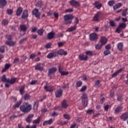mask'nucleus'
Instances as JSON below:
<instances>
[{"mask_svg": "<svg viewBox=\"0 0 128 128\" xmlns=\"http://www.w3.org/2000/svg\"><path fill=\"white\" fill-rule=\"evenodd\" d=\"M2 26H6V25L8 24V20H6V19H4V20H2Z\"/></svg>", "mask_w": 128, "mask_h": 128, "instance_id": "nucleus-43", "label": "nucleus"}, {"mask_svg": "<svg viewBox=\"0 0 128 128\" xmlns=\"http://www.w3.org/2000/svg\"><path fill=\"white\" fill-rule=\"evenodd\" d=\"M24 8H22V7H18L16 10V16H20Z\"/></svg>", "mask_w": 128, "mask_h": 128, "instance_id": "nucleus-13", "label": "nucleus"}, {"mask_svg": "<svg viewBox=\"0 0 128 128\" xmlns=\"http://www.w3.org/2000/svg\"><path fill=\"white\" fill-rule=\"evenodd\" d=\"M36 54H31L30 56V58L31 60H34V58H36Z\"/></svg>", "mask_w": 128, "mask_h": 128, "instance_id": "nucleus-60", "label": "nucleus"}, {"mask_svg": "<svg viewBox=\"0 0 128 128\" xmlns=\"http://www.w3.org/2000/svg\"><path fill=\"white\" fill-rule=\"evenodd\" d=\"M44 90L46 92H52L54 91V88L52 86H48L46 85L44 86Z\"/></svg>", "mask_w": 128, "mask_h": 128, "instance_id": "nucleus-28", "label": "nucleus"}, {"mask_svg": "<svg viewBox=\"0 0 128 128\" xmlns=\"http://www.w3.org/2000/svg\"><path fill=\"white\" fill-rule=\"evenodd\" d=\"M123 70L124 69L122 68L118 70L112 74V78H115V76H116L118 74H120V72H123Z\"/></svg>", "mask_w": 128, "mask_h": 128, "instance_id": "nucleus-26", "label": "nucleus"}, {"mask_svg": "<svg viewBox=\"0 0 128 128\" xmlns=\"http://www.w3.org/2000/svg\"><path fill=\"white\" fill-rule=\"evenodd\" d=\"M57 54H60V56H67L68 55V52L66 51H64L62 49H60L58 50L57 52Z\"/></svg>", "mask_w": 128, "mask_h": 128, "instance_id": "nucleus-17", "label": "nucleus"}, {"mask_svg": "<svg viewBox=\"0 0 128 128\" xmlns=\"http://www.w3.org/2000/svg\"><path fill=\"white\" fill-rule=\"evenodd\" d=\"M74 12V9L68 8L66 10V12Z\"/></svg>", "mask_w": 128, "mask_h": 128, "instance_id": "nucleus-62", "label": "nucleus"}, {"mask_svg": "<svg viewBox=\"0 0 128 128\" xmlns=\"http://www.w3.org/2000/svg\"><path fill=\"white\" fill-rule=\"evenodd\" d=\"M69 4L72 6H74V8H78V6H80V2H78L76 1L75 0H71L68 2Z\"/></svg>", "mask_w": 128, "mask_h": 128, "instance_id": "nucleus-8", "label": "nucleus"}, {"mask_svg": "<svg viewBox=\"0 0 128 128\" xmlns=\"http://www.w3.org/2000/svg\"><path fill=\"white\" fill-rule=\"evenodd\" d=\"M114 2H115V1L114 0H112L108 2V4L110 6H114Z\"/></svg>", "mask_w": 128, "mask_h": 128, "instance_id": "nucleus-46", "label": "nucleus"}, {"mask_svg": "<svg viewBox=\"0 0 128 128\" xmlns=\"http://www.w3.org/2000/svg\"><path fill=\"white\" fill-rule=\"evenodd\" d=\"M6 51V49L4 48V46H2L0 48V52L4 54V52Z\"/></svg>", "mask_w": 128, "mask_h": 128, "instance_id": "nucleus-54", "label": "nucleus"}, {"mask_svg": "<svg viewBox=\"0 0 128 128\" xmlns=\"http://www.w3.org/2000/svg\"><path fill=\"white\" fill-rule=\"evenodd\" d=\"M55 34L54 32H50L48 34V40H52L54 37V36Z\"/></svg>", "mask_w": 128, "mask_h": 128, "instance_id": "nucleus-35", "label": "nucleus"}, {"mask_svg": "<svg viewBox=\"0 0 128 128\" xmlns=\"http://www.w3.org/2000/svg\"><path fill=\"white\" fill-rule=\"evenodd\" d=\"M96 15L99 18H102L103 14H102V12L99 11V12H97V13L96 14Z\"/></svg>", "mask_w": 128, "mask_h": 128, "instance_id": "nucleus-40", "label": "nucleus"}, {"mask_svg": "<svg viewBox=\"0 0 128 128\" xmlns=\"http://www.w3.org/2000/svg\"><path fill=\"white\" fill-rule=\"evenodd\" d=\"M80 60H84L86 61L87 60H88V56L82 54L78 56Z\"/></svg>", "mask_w": 128, "mask_h": 128, "instance_id": "nucleus-11", "label": "nucleus"}, {"mask_svg": "<svg viewBox=\"0 0 128 128\" xmlns=\"http://www.w3.org/2000/svg\"><path fill=\"white\" fill-rule=\"evenodd\" d=\"M87 114H92V112H94V110H88L86 112Z\"/></svg>", "mask_w": 128, "mask_h": 128, "instance_id": "nucleus-64", "label": "nucleus"}, {"mask_svg": "<svg viewBox=\"0 0 128 128\" xmlns=\"http://www.w3.org/2000/svg\"><path fill=\"white\" fill-rule=\"evenodd\" d=\"M58 71L60 74H61V76H68L69 72H64L60 70V65L58 66Z\"/></svg>", "mask_w": 128, "mask_h": 128, "instance_id": "nucleus-30", "label": "nucleus"}, {"mask_svg": "<svg viewBox=\"0 0 128 128\" xmlns=\"http://www.w3.org/2000/svg\"><path fill=\"white\" fill-rule=\"evenodd\" d=\"M12 66V64H6L4 65V68L2 69V72H6Z\"/></svg>", "mask_w": 128, "mask_h": 128, "instance_id": "nucleus-18", "label": "nucleus"}, {"mask_svg": "<svg viewBox=\"0 0 128 128\" xmlns=\"http://www.w3.org/2000/svg\"><path fill=\"white\" fill-rule=\"evenodd\" d=\"M82 80H84V82H88V76L86 74H84L82 76Z\"/></svg>", "mask_w": 128, "mask_h": 128, "instance_id": "nucleus-50", "label": "nucleus"}, {"mask_svg": "<svg viewBox=\"0 0 128 128\" xmlns=\"http://www.w3.org/2000/svg\"><path fill=\"white\" fill-rule=\"evenodd\" d=\"M64 118H66V120H70V115L68 114H64Z\"/></svg>", "mask_w": 128, "mask_h": 128, "instance_id": "nucleus-53", "label": "nucleus"}, {"mask_svg": "<svg viewBox=\"0 0 128 128\" xmlns=\"http://www.w3.org/2000/svg\"><path fill=\"white\" fill-rule=\"evenodd\" d=\"M37 32L39 36H42L44 34V30L43 28L39 29Z\"/></svg>", "mask_w": 128, "mask_h": 128, "instance_id": "nucleus-36", "label": "nucleus"}, {"mask_svg": "<svg viewBox=\"0 0 128 128\" xmlns=\"http://www.w3.org/2000/svg\"><path fill=\"white\" fill-rule=\"evenodd\" d=\"M89 38L90 40L94 42V40H96L98 38V36L96 33H92L89 36Z\"/></svg>", "mask_w": 128, "mask_h": 128, "instance_id": "nucleus-7", "label": "nucleus"}, {"mask_svg": "<svg viewBox=\"0 0 128 128\" xmlns=\"http://www.w3.org/2000/svg\"><path fill=\"white\" fill-rule=\"evenodd\" d=\"M32 104H28V102H25L22 104L20 108V112L24 114H28L32 110Z\"/></svg>", "mask_w": 128, "mask_h": 128, "instance_id": "nucleus-1", "label": "nucleus"}, {"mask_svg": "<svg viewBox=\"0 0 128 128\" xmlns=\"http://www.w3.org/2000/svg\"><path fill=\"white\" fill-rule=\"evenodd\" d=\"M74 16L72 15H66L64 16V22L65 24H70L72 22Z\"/></svg>", "mask_w": 128, "mask_h": 128, "instance_id": "nucleus-3", "label": "nucleus"}, {"mask_svg": "<svg viewBox=\"0 0 128 128\" xmlns=\"http://www.w3.org/2000/svg\"><path fill=\"white\" fill-rule=\"evenodd\" d=\"M95 86L96 88H100V80H97L95 82Z\"/></svg>", "mask_w": 128, "mask_h": 128, "instance_id": "nucleus-38", "label": "nucleus"}, {"mask_svg": "<svg viewBox=\"0 0 128 128\" xmlns=\"http://www.w3.org/2000/svg\"><path fill=\"white\" fill-rule=\"evenodd\" d=\"M128 8H126L122 11V16H126V15L128 14Z\"/></svg>", "mask_w": 128, "mask_h": 128, "instance_id": "nucleus-44", "label": "nucleus"}, {"mask_svg": "<svg viewBox=\"0 0 128 128\" xmlns=\"http://www.w3.org/2000/svg\"><path fill=\"white\" fill-rule=\"evenodd\" d=\"M94 6L96 8H97V10H100L102 6V3L98 2V1H96L94 3Z\"/></svg>", "mask_w": 128, "mask_h": 128, "instance_id": "nucleus-16", "label": "nucleus"}, {"mask_svg": "<svg viewBox=\"0 0 128 128\" xmlns=\"http://www.w3.org/2000/svg\"><path fill=\"white\" fill-rule=\"evenodd\" d=\"M52 124V119H50L48 120L44 121L43 122V126H48V124Z\"/></svg>", "mask_w": 128, "mask_h": 128, "instance_id": "nucleus-34", "label": "nucleus"}, {"mask_svg": "<svg viewBox=\"0 0 128 128\" xmlns=\"http://www.w3.org/2000/svg\"><path fill=\"white\" fill-rule=\"evenodd\" d=\"M22 104V100H20L19 101H18L16 104H15L14 106H13V108H20V104Z\"/></svg>", "mask_w": 128, "mask_h": 128, "instance_id": "nucleus-31", "label": "nucleus"}, {"mask_svg": "<svg viewBox=\"0 0 128 128\" xmlns=\"http://www.w3.org/2000/svg\"><path fill=\"white\" fill-rule=\"evenodd\" d=\"M123 4H122V3L119 2V3H117L116 4L113 8L114 10H118V8H122V6Z\"/></svg>", "mask_w": 128, "mask_h": 128, "instance_id": "nucleus-32", "label": "nucleus"}, {"mask_svg": "<svg viewBox=\"0 0 128 128\" xmlns=\"http://www.w3.org/2000/svg\"><path fill=\"white\" fill-rule=\"evenodd\" d=\"M7 14L10 16V14H14V10L12 9H8L7 10Z\"/></svg>", "mask_w": 128, "mask_h": 128, "instance_id": "nucleus-51", "label": "nucleus"}, {"mask_svg": "<svg viewBox=\"0 0 128 128\" xmlns=\"http://www.w3.org/2000/svg\"><path fill=\"white\" fill-rule=\"evenodd\" d=\"M56 56V52H50L47 55L48 58H52L54 56Z\"/></svg>", "mask_w": 128, "mask_h": 128, "instance_id": "nucleus-33", "label": "nucleus"}, {"mask_svg": "<svg viewBox=\"0 0 128 128\" xmlns=\"http://www.w3.org/2000/svg\"><path fill=\"white\" fill-rule=\"evenodd\" d=\"M66 44V42L64 41L63 42H60L58 43V48H62V46H64V44Z\"/></svg>", "mask_w": 128, "mask_h": 128, "instance_id": "nucleus-55", "label": "nucleus"}, {"mask_svg": "<svg viewBox=\"0 0 128 128\" xmlns=\"http://www.w3.org/2000/svg\"><path fill=\"white\" fill-rule=\"evenodd\" d=\"M123 107L122 106H118L116 109L114 110V114H118L120 112H122Z\"/></svg>", "mask_w": 128, "mask_h": 128, "instance_id": "nucleus-10", "label": "nucleus"}, {"mask_svg": "<svg viewBox=\"0 0 128 128\" xmlns=\"http://www.w3.org/2000/svg\"><path fill=\"white\" fill-rule=\"evenodd\" d=\"M104 102H106V98L102 97V98H100V102L102 104H103Z\"/></svg>", "mask_w": 128, "mask_h": 128, "instance_id": "nucleus-61", "label": "nucleus"}, {"mask_svg": "<svg viewBox=\"0 0 128 128\" xmlns=\"http://www.w3.org/2000/svg\"><path fill=\"white\" fill-rule=\"evenodd\" d=\"M32 14L36 18L39 19L40 16V12H39L38 10L35 8L32 11Z\"/></svg>", "mask_w": 128, "mask_h": 128, "instance_id": "nucleus-6", "label": "nucleus"}, {"mask_svg": "<svg viewBox=\"0 0 128 128\" xmlns=\"http://www.w3.org/2000/svg\"><path fill=\"white\" fill-rule=\"evenodd\" d=\"M6 4H8V2L6 0H0V6L1 8H4Z\"/></svg>", "mask_w": 128, "mask_h": 128, "instance_id": "nucleus-24", "label": "nucleus"}, {"mask_svg": "<svg viewBox=\"0 0 128 128\" xmlns=\"http://www.w3.org/2000/svg\"><path fill=\"white\" fill-rule=\"evenodd\" d=\"M19 92L21 94H24V86H22L20 89Z\"/></svg>", "mask_w": 128, "mask_h": 128, "instance_id": "nucleus-49", "label": "nucleus"}, {"mask_svg": "<svg viewBox=\"0 0 128 128\" xmlns=\"http://www.w3.org/2000/svg\"><path fill=\"white\" fill-rule=\"evenodd\" d=\"M26 30H28V26L24 24L20 25V36H24L26 34Z\"/></svg>", "mask_w": 128, "mask_h": 128, "instance_id": "nucleus-4", "label": "nucleus"}, {"mask_svg": "<svg viewBox=\"0 0 128 128\" xmlns=\"http://www.w3.org/2000/svg\"><path fill=\"white\" fill-rule=\"evenodd\" d=\"M109 24L110 26H112V28H114V26H116V22H114L113 20H110Z\"/></svg>", "mask_w": 128, "mask_h": 128, "instance_id": "nucleus-48", "label": "nucleus"}, {"mask_svg": "<svg viewBox=\"0 0 128 128\" xmlns=\"http://www.w3.org/2000/svg\"><path fill=\"white\" fill-rule=\"evenodd\" d=\"M34 116V114H28L26 118V122H28V124H30V122H32V120H30V118H32Z\"/></svg>", "mask_w": 128, "mask_h": 128, "instance_id": "nucleus-19", "label": "nucleus"}, {"mask_svg": "<svg viewBox=\"0 0 128 128\" xmlns=\"http://www.w3.org/2000/svg\"><path fill=\"white\" fill-rule=\"evenodd\" d=\"M87 87L86 86H82L80 90V92H86V90Z\"/></svg>", "mask_w": 128, "mask_h": 128, "instance_id": "nucleus-56", "label": "nucleus"}, {"mask_svg": "<svg viewBox=\"0 0 128 128\" xmlns=\"http://www.w3.org/2000/svg\"><path fill=\"white\" fill-rule=\"evenodd\" d=\"M120 118L122 120L126 122V120L128 119V112H126L122 114V115L120 116Z\"/></svg>", "mask_w": 128, "mask_h": 128, "instance_id": "nucleus-12", "label": "nucleus"}, {"mask_svg": "<svg viewBox=\"0 0 128 128\" xmlns=\"http://www.w3.org/2000/svg\"><path fill=\"white\" fill-rule=\"evenodd\" d=\"M62 108H68V104L66 102V100H64L62 102Z\"/></svg>", "mask_w": 128, "mask_h": 128, "instance_id": "nucleus-21", "label": "nucleus"}, {"mask_svg": "<svg viewBox=\"0 0 128 128\" xmlns=\"http://www.w3.org/2000/svg\"><path fill=\"white\" fill-rule=\"evenodd\" d=\"M55 96L56 98H61V96H62V90L61 88L58 89L55 92Z\"/></svg>", "mask_w": 128, "mask_h": 128, "instance_id": "nucleus-9", "label": "nucleus"}, {"mask_svg": "<svg viewBox=\"0 0 128 128\" xmlns=\"http://www.w3.org/2000/svg\"><path fill=\"white\" fill-rule=\"evenodd\" d=\"M82 104L83 106H88V95L86 94H83L82 96Z\"/></svg>", "mask_w": 128, "mask_h": 128, "instance_id": "nucleus-5", "label": "nucleus"}, {"mask_svg": "<svg viewBox=\"0 0 128 128\" xmlns=\"http://www.w3.org/2000/svg\"><path fill=\"white\" fill-rule=\"evenodd\" d=\"M78 22H80V20H78V18L76 17L74 20V24L76 26V24H78Z\"/></svg>", "mask_w": 128, "mask_h": 128, "instance_id": "nucleus-58", "label": "nucleus"}, {"mask_svg": "<svg viewBox=\"0 0 128 128\" xmlns=\"http://www.w3.org/2000/svg\"><path fill=\"white\" fill-rule=\"evenodd\" d=\"M36 6H37V8H42V1H39L36 4Z\"/></svg>", "mask_w": 128, "mask_h": 128, "instance_id": "nucleus-42", "label": "nucleus"}, {"mask_svg": "<svg viewBox=\"0 0 128 128\" xmlns=\"http://www.w3.org/2000/svg\"><path fill=\"white\" fill-rule=\"evenodd\" d=\"M6 44H7V46H16V42L14 41H6L5 42Z\"/></svg>", "mask_w": 128, "mask_h": 128, "instance_id": "nucleus-29", "label": "nucleus"}, {"mask_svg": "<svg viewBox=\"0 0 128 128\" xmlns=\"http://www.w3.org/2000/svg\"><path fill=\"white\" fill-rule=\"evenodd\" d=\"M117 48L120 50V52H122V50H124V43L122 42H119L117 44Z\"/></svg>", "mask_w": 128, "mask_h": 128, "instance_id": "nucleus-25", "label": "nucleus"}, {"mask_svg": "<svg viewBox=\"0 0 128 128\" xmlns=\"http://www.w3.org/2000/svg\"><path fill=\"white\" fill-rule=\"evenodd\" d=\"M30 98V96L29 94H25L24 96V100H28Z\"/></svg>", "mask_w": 128, "mask_h": 128, "instance_id": "nucleus-47", "label": "nucleus"}, {"mask_svg": "<svg viewBox=\"0 0 128 128\" xmlns=\"http://www.w3.org/2000/svg\"><path fill=\"white\" fill-rule=\"evenodd\" d=\"M56 70H58V68L56 67H52L48 70V76H50L52 74H54L56 72Z\"/></svg>", "mask_w": 128, "mask_h": 128, "instance_id": "nucleus-15", "label": "nucleus"}, {"mask_svg": "<svg viewBox=\"0 0 128 128\" xmlns=\"http://www.w3.org/2000/svg\"><path fill=\"white\" fill-rule=\"evenodd\" d=\"M36 70H44V67L42 66V63L38 64L35 66Z\"/></svg>", "mask_w": 128, "mask_h": 128, "instance_id": "nucleus-23", "label": "nucleus"}, {"mask_svg": "<svg viewBox=\"0 0 128 128\" xmlns=\"http://www.w3.org/2000/svg\"><path fill=\"white\" fill-rule=\"evenodd\" d=\"M120 28H126V24L125 22H122L118 26Z\"/></svg>", "mask_w": 128, "mask_h": 128, "instance_id": "nucleus-37", "label": "nucleus"}, {"mask_svg": "<svg viewBox=\"0 0 128 128\" xmlns=\"http://www.w3.org/2000/svg\"><path fill=\"white\" fill-rule=\"evenodd\" d=\"M26 40H28V38H25L20 40L19 42L20 44H23V42H24Z\"/></svg>", "mask_w": 128, "mask_h": 128, "instance_id": "nucleus-57", "label": "nucleus"}, {"mask_svg": "<svg viewBox=\"0 0 128 128\" xmlns=\"http://www.w3.org/2000/svg\"><path fill=\"white\" fill-rule=\"evenodd\" d=\"M76 24H74V26H70L66 30V32H71L76 30Z\"/></svg>", "mask_w": 128, "mask_h": 128, "instance_id": "nucleus-22", "label": "nucleus"}, {"mask_svg": "<svg viewBox=\"0 0 128 128\" xmlns=\"http://www.w3.org/2000/svg\"><path fill=\"white\" fill-rule=\"evenodd\" d=\"M100 42L103 46H104L108 42V39L104 36H102L100 38Z\"/></svg>", "mask_w": 128, "mask_h": 128, "instance_id": "nucleus-20", "label": "nucleus"}, {"mask_svg": "<svg viewBox=\"0 0 128 128\" xmlns=\"http://www.w3.org/2000/svg\"><path fill=\"white\" fill-rule=\"evenodd\" d=\"M110 54V50H106L104 52V56H108Z\"/></svg>", "mask_w": 128, "mask_h": 128, "instance_id": "nucleus-59", "label": "nucleus"}, {"mask_svg": "<svg viewBox=\"0 0 128 128\" xmlns=\"http://www.w3.org/2000/svg\"><path fill=\"white\" fill-rule=\"evenodd\" d=\"M2 82H9L10 84H14L15 82H16V80H18V78H6V75H4L1 78Z\"/></svg>", "mask_w": 128, "mask_h": 128, "instance_id": "nucleus-2", "label": "nucleus"}, {"mask_svg": "<svg viewBox=\"0 0 128 128\" xmlns=\"http://www.w3.org/2000/svg\"><path fill=\"white\" fill-rule=\"evenodd\" d=\"M76 86L77 88H80L82 86V81H78L76 82Z\"/></svg>", "mask_w": 128, "mask_h": 128, "instance_id": "nucleus-45", "label": "nucleus"}, {"mask_svg": "<svg viewBox=\"0 0 128 128\" xmlns=\"http://www.w3.org/2000/svg\"><path fill=\"white\" fill-rule=\"evenodd\" d=\"M85 54H86V56H94V53L91 50L86 51Z\"/></svg>", "mask_w": 128, "mask_h": 128, "instance_id": "nucleus-41", "label": "nucleus"}, {"mask_svg": "<svg viewBox=\"0 0 128 128\" xmlns=\"http://www.w3.org/2000/svg\"><path fill=\"white\" fill-rule=\"evenodd\" d=\"M100 18L96 14H95V16L93 18L94 22H98Z\"/></svg>", "mask_w": 128, "mask_h": 128, "instance_id": "nucleus-52", "label": "nucleus"}, {"mask_svg": "<svg viewBox=\"0 0 128 128\" xmlns=\"http://www.w3.org/2000/svg\"><path fill=\"white\" fill-rule=\"evenodd\" d=\"M41 122H42V117L38 116V118L33 120V124H40Z\"/></svg>", "mask_w": 128, "mask_h": 128, "instance_id": "nucleus-27", "label": "nucleus"}, {"mask_svg": "<svg viewBox=\"0 0 128 128\" xmlns=\"http://www.w3.org/2000/svg\"><path fill=\"white\" fill-rule=\"evenodd\" d=\"M68 86H69L68 84H64L62 86V90H66V88H68Z\"/></svg>", "mask_w": 128, "mask_h": 128, "instance_id": "nucleus-63", "label": "nucleus"}, {"mask_svg": "<svg viewBox=\"0 0 128 128\" xmlns=\"http://www.w3.org/2000/svg\"><path fill=\"white\" fill-rule=\"evenodd\" d=\"M21 18L23 20H26V18H28V11L26 10H24Z\"/></svg>", "mask_w": 128, "mask_h": 128, "instance_id": "nucleus-14", "label": "nucleus"}, {"mask_svg": "<svg viewBox=\"0 0 128 128\" xmlns=\"http://www.w3.org/2000/svg\"><path fill=\"white\" fill-rule=\"evenodd\" d=\"M102 46H104L102 44L99 43L95 46V48L96 50H100L102 48Z\"/></svg>", "mask_w": 128, "mask_h": 128, "instance_id": "nucleus-39", "label": "nucleus"}]
</instances>
